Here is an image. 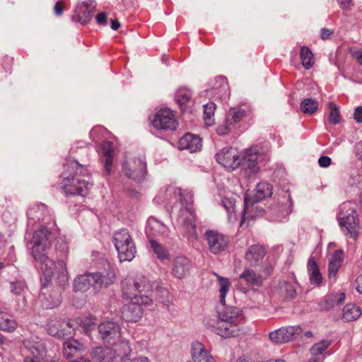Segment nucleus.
Segmentation results:
<instances>
[{
    "label": "nucleus",
    "mask_w": 362,
    "mask_h": 362,
    "mask_svg": "<svg viewBox=\"0 0 362 362\" xmlns=\"http://www.w3.org/2000/svg\"><path fill=\"white\" fill-rule=\"evenodd\" d=\"M337 2L342 9H348L353 5L352 0H337Z\"/></svg>",
    "instance_id": "052dcab7"
},
{
    "label": "nucleus",
    "mask_w": 362,
    "mask_h": 362,
    "mask_svg": "<svg viewBox=\"0 0 362 362\" xmlns=\"http://www.w3.org/2000/svg\"><path fill=\"white\" fill-rule=\"evenodd\" d=\"M356 215L357 213L354 204L350 202H346L339 205L337 213V219L338 222H339Z\"/></svg>",
    "instance_id": "72a5a7b5"
},
{
    "label": "nucleus",
    "mask_w": 362,
    "mask_h": 362,
    "mask_svg": "<svg viewBox=\"0 0 362 362\" xmlns=\"http://www.w3.org/2000/svg\"><path fill=\"white\" fill-rule=\"evenodd\" d=\"M155 281L143 275L126 278L122 283V294L127 299L139 298L141 303L148 305L152 303L149 295L153 293Z\"/></svg>",
    "instance_id": "7ed1b4c3"
},
{
    "label": "nucleus",
    "mask_w": 362,
    "mask_h": 362,
    "mask_svg": "<svg viewBox=\"0 0 362 362\" xmlns=\"http://www.w3.org/2000/svg\"><path fill=\"white\" fill-rule=\"evenodd\" d=\"M130 303L125 305L122 311V315L124 320L128 322H137L143 315V308L141 299H129Z\"/></svg>",
    "instance_id": "aec40b11"
},
{
    "label": "nucleus",
    "mask_w": 362,
    "mask_h": 362,
    "mask_svg": "<svg viewBox=\"0 0 362 362\" xmlns=\"http://www.w3.org/2000/svg\"><path fill=\"white\" fill-rule=\"evenodd\" d=\"M192 262L185 256L180 255L174 258L172 264V274L177 279H182L189 274Z\"/></svg>",
    "instance_id": "412c9836"
},
{
    "label": "nucleus",
    "mask_w": 362,
    "mask_h": 362,
    "mask_svg": "<svg viewBox=\"0 0 362 362\" xmlns=\"http://www.w3.org/2000/svg\"><path fill=\"white\" fill-rule=\"evenodd\" d=\"M362 314L361 310L355 304H347L344 307L342 318L346 322L357 320Z\"/></svg>",
    "instance_id": "58836bf2"
},
{
    "label": "nucleus",
    "mask_w": 362,
    "mask_h": 362,
    "mask_svg": "<svg viewBox=\"0 0 362 362\" xmlns=\"http://www.w3.org/2000/svg\"><path fill=\"white\" fill-rule=\"evenodd\" d=\"M341 230L346 236L356 239L360 229L358 215L347 218L344 221L339 222Z\"/></svg>",
    "instance_id": "b1692460"
},
{
    "label": "nucleus",
    "mask_w": 362,
    "mask_h": 362,
    "mask_svg": "<svg viewBox=\"0 0 362 362\" xmlns=\"http://www.w3.org/2000/svg\"><path fill=\"white\" fill-rule=\"evenodd\" d=\"M354 119L357 122L362 123V106L356 108Z\"/></svg>",
    "instance_id": "680f3d73"
},
{
    "label": "nucleus",
    "mask_w": 362,
    "mask_h": 362,
    "mask_svg": "<svg viewBox=\"0 0 362 362\" xmlns=\"http://www.w3.org/2000/svg\"><path fill=\"white\" fill-rule=\"evenodd\" d=\"M182 209L180 211L178 221L189 240L197 239L196 230V214L192 207L193 196L190 192L179 189Z\"/></svg>",
    "instance_id": "39448f33"
},
{
    "label": "nucleus",
    "mask_w": 362,
    "mask_h": 362,
    "mask_svg": "<svg viewBox=\"0 0 362 362\" xmlns=\"http://www.w3.org/2000/svg\"><path fill=\"white\" fill-rule=\"evenodd\" d=\"M332 34V31L327 28H322L321 30L320 36L322 40H327L329 38L331 35Z\"/></svg>",
    "instance_id": "0e129e2a"
},
{
    "label": "nucleus",
    "mask_w": 362,
    "mask_h": 362,
    "mask_svg": "<svg viewBox=\"0 0 362 362\" xmlns=\"http://www.w3.org/2000/svg\"><path fill=\"white\" fill-rule=\"evenodd\" d=\"M122 347H97L92 351V357L97 362H119Z\"/></svg>",
    "instance_id": "dca6fc26"
},
{
    "label": "nucleus",
    "mask_w": 362,
    "mask_h": 362,
    "mask_svg": "<svg viewBox=\"0 0 362 362\" xmlns=\"http://www.w3.org/2000/svg\"><path fill=\"white\" fill-rule=\"evenodd\" d=\"M122 349V354L119 359V362H149V360L146 356H139L136 358H131L129 354L132 352V349L129 346L128 341H122L121 343Z\"/></svg>",
    "instance_id": "e433bc0d"
},
{
    "label": "nucleus",
    "mask_w": 362,
    "mask_h": 362,
    "mask_svg": "<svg viewBox=\"0 0 362 362\" xmlns=\"http://www.w3.org/2000/svg\"><path fill=\"white\" fill-rule=\"evenodd\" d=\"M102 150L103 153L102 162L107 174L110 175L112 172L114 156V150L112 143L110 141L103 142L102 144Z\"/></svg>",
    "instance_id": "c756f323"
},
{
    "label": "nucleus",
    "mask_w": 362,
    "mask_h": 362,
    "mask_svg": "<svg viewBox=\"0 0 362 362\" xmlns=\"http://www.w3.org/2000/svg\"><path fill=\"white\" fill-rule=\"evenodd\" d=\"M308 269L311 284L319 285L322 280V277L318 265L313 257H310L308 260Z\"/></svg>",
    "instance_id": "4c0bfd02"
},
{
    "label": "nucleus",
    "mask_w": 362,
    "mask_h": 362,
    "mask_svg": "<svg viewBox=\"0 0 362 362\" xmlns=\"http://www.w3.org/2000/svg\"><path fill=\"white\" fill-rule=\"evenodd\" d=\"M151 248L152 249L157 258L160 260L170 259V254L168 250L164 247L160 243L154 239L149 240Z\"/></svg>",
    "instance_id": "37998d69"
},
{
    "label": "nucleus",
    "mask_w": 362,
    "mask_h": 362,
    "mask_svg": "<svg viewBox=\"0 0 362 362\" xmlns=\"http://www.w3.org/2000/svg\"><path fill=\"white\" fill-rule=\"evenodd\" d=\"M300 58L303 66L306 69H310L314 64L313 54L311 50L306 46H303L300 49Z\"/></svg>",
    "instance_id": "c03bdc74"
},
{
    "label": "nucleus",
    "mask_w": 362,
    "mask_h": 362,
    "mask_svg": "<svg viewBox=\"0 0 362 362\" xmlns=\"http://www.w3.org/2000/svg\"><path fill=\"white\" fill-rule=\"evenodd\" d=\"M80 344L76 340L66 341L64 343L63 354L67 359H72L77 356L81 350Z\"/></svg>",
    "instance_id": "a19ab883"
},
{
    "label": "nucleus",
    "mask_w": 362,
    "mask_h": 362,
    "mask_svg": "<svg viewBox=\"0 0 362 362\" xmlns=\"http://www.w3.org/2000/svg\"><path fill=\"white\" fill-rule=\"evenodd\" d=\"M319 165L322 168H327L331 164V158L327 156H322L318 159Z\"/></svg>",
    "instance_id": "13d9d810"
},
{
    "label": "nucleus",
    "mask_w": 362,
    "mask_h": 362,
    "mask_svg": "<svg viewBox=\"0 0 362 362\" xmlns=\"http://www.w3.org/2000/svg\"><path fill=\"white\" fill-rule=\"evenodd\" d=\"M216 110L215 103L211 102L204 105V120L207 126H211L214 124V112Z\"/></svg>",
    "instance_id": "a18cd8bd"
},
{
    "label": "nucleus",
    "mask_w": 362,
    "mask_h": 362,
    "mask_svg": "<svg viewBox=\"0 0 362 362\" xmlns=\"http://www.w3.org/2000/svg\"><path fill=\"white\" fill-rule=\"evenodd\" d=\"M64 12V6L62 2L57 1L54 5V13L57 16H61Z\"/></svg>",
    "instance_id": "e2e57ef3"
},
{
    "label": "nucleus",
    "mask_w": 362,
    "mask_h": 362,
    "mask_svg": "<svg viewBox=\"0 0 362 362\" xmlns=\"http://www.w3.org/2000/svg\"><path fill=\"white\" fill-rule=\"evenodd\" d=\"M62 177L64 191L67 196H85L88 193V189L91 187V185L85 180L78 179L74 177H66L65 174H62Z\"/></svg>",
    "instance_id": "4468645a"
},
{
    "label": "nucleus",
    "mask_w": 362,
    "mask_h": 362,
    "mask_svg": "<svg viewBox=\"0 0 362 362\" xmlns=\"http://www.w3.org/2000/svg\"><path fill=\"white\" fill-rule=\"evenodd\" d=\"M202 147L200 137L190 133L185 134L179 141V148L188 150L190 153L199 151Z\"/></svg>",
    "instance_id": "393cba45"
},
{
    "label": "nucleus",
    "mask_w": 362,
    "mask_h": 362,
    "mask_svg": "<svg viewBox=\"0 0 362 362\" xmlns=\"http://www.w3.org/2000/svg\"><path fill=\"white\" fill-rule=\"evenodd\" d=\"M227 78L223 76H217L211 87L212 93L218 98H226L228 93Z\"/></svg>",
    "instance_id": "473e14b6"
},
{
    "label": "nucleus",
    "mask_w": 362,
    "mask_h": 362,
    "mask_svg": "<svg viewBox=\"0 0 362 362\" xmlns=\"http://www.w3.org/2000/svg\"><path fill=\"white\" fill-rule=\"evenodd\" d=\"M330 345V342L328 340H322L318 343L315 344L310 349V352L313 357L321 354L325 351Z\"/></svg>",
    "instance_id": "8fccbe9b"
},
{
    "label": "nucleus",
    "mask_w": 362,
    "mask_h": 362,
    "mask_svg": "<svg viewBox=\"0 0 362 362\" xmlns=\"http://www.w3.org/2000/svg\"><path fill=\"white\" fill-rule=\"evenodd\" d=\"M204 239L207 243L209 251L214 255H218L224 252L229 243L228 237L213 230L204 233Z\"/></svg>",
    "instance_id": "f8f14e48"
},
{
    "label": "nucleus",
    "mask_w": 362,
    "mask_h": 362,
    "mask_svg": "<svg viewBox=\"0 0 362 362\" xmlns=\"http://www.w3.org/2000/svg\"><path fill=\"white\" fill-rule=\"evenodd\" d=\"M303 329L300 326L283 327L269 334L270 340L275 344H284L292 340L295 336L300 335Z\"/></svg>",
    "instance_id": "f3484780"
},
{
    "label": "nucleus",
    "mask_w": 362,
    "mask_h": 362,
    "mask_svg": "<svg viewBox=\"0 0 362 362\" xmlns=\"http://www.w3.org/2000/svg\"><path fill=\"white\" fill-rule=\"evenodd\" d=\"M345 297L344 293H332L327 296L318 303L319 308L322 311H328L335 305L342 304L345 300Z\"/></svg>",
    "instance_id": "bb28decb"
},
{
    "label": "nucleus",
    "mask_w": 362,
    "mask_h": 362,
    "mask_svg": "<svg viewBox=\"0 0 362 362\" xmlns=\"http://www.w3.org/2000/svg\"><path fill=\"white\" fill-rule=\"evenodd\" d=\"M42 358H35L30 356H25L23 362H40Z\"/></svg>",
    "instance_id": "338daca9"
},
{
    "label": "nucleus",
    "mask_w": 362,
    "mask_h": 362,
    "mask_svg": "<svg viewBox=\"0 0 362 362\" xmlns=\"http://www.w3.org/2000/svg\"><path fill=\"white\" fill-rule=\"evenodd\" d=\"M235 201L233 198L223 197L221 199V204L228 213V218L232 219L233 213L235 211Z\"/></svg>",
    "instance_id": "603ef678"
},
{
    "label": "nucleus",
    "mask_w": 362,
    "mask_h": 362,
    "mask_svg": "<svg viewBox=\"0 0 362 362\" xmlns=\"http://www.w3.org/2000/svg\"><path fill=\"white\" fill-rule=\"evenodd\" d=\"M122 171L125 176L136 182L144 180L146 174V163L144 158H134L126 161L122 166Z\"/></svg>",
    "instance_id": "9b49d317"
},
{
    "label": "nucleus",
    "mask_w": 362,
    "mask_h": 362,
    "mask_svg": "<svg viewBox=\"0 0 362 362\" xmlns=\"http://www.w3.org/2000/svg\"><path fill=\"white\" fill-rule=\"evenodd\" d=\"M293 202L291 194L288 191L282 192L280 198L271 207V214L273 215L272 221H281L292 211Z\"/></svg>",
    "instance_id": "9d476101"
},
{
    "label": "nucleus",
    "mask_w": 362,
    "mask_h": 362,
    "mask_svg": "<svg viewBox=\"0 0 362 362\" xmlns=\"http://www.w3.org/2000/svg\"><path fill=\"white\" fill-rule=\"evenodd\" d=\"M96 21L98 24H100V25H106L107 23V15L104 12H101L100 13H98L96 17Z\"/></svg>",
    "instance_id": "bf43d9fd"
},
{
    "label": "nucleus",
    "mask_w": 362,
    "mask_h": 362,
    "mask_svg": "<svg viewBox=\"0 0 362 362\" xmlns=\"http://www.w3.org/2000/svg\"><path fill=\"white\" fill-rule=\"evenodd\" d=\"M272 194V187L267 182H259L257 185L254 199L255 202H260L264 199L271 197Z\"/></svg>",
    "instance_id": "ea45409f"
},
{
    "label": "nucleus",
    "mask_w": 362,
    "mask_h": 362,
    "mask_svg": "<svg viewBox=\"0 0 362 362\" xmlns=\"http://www.w3.org/2000/svg\"><path fill=\"white\" fill-rule=\"evenodd\" d=\"M317 101L311 98L304 99L300 103V110L306 115H313L317 110Z\"/></svg>",
    "instance_id": "49530a36"
},
{
    "label": "nucleus",
    "mask_w": 362,
    "mask_h": 362,
    "mask_svg": "<svg viewBox=\"0 0 362 362\" xmlns=\"http://www.w3.org/2000/svg\"><path fill=\"white\" fill-rule=\"evenodd\" d=\"M219 285L221 306L218 308V317L226 320L243 321L241 310L233 306L226 305V296L228 293L230 282L228 279L218 276Z\"/></svg>",
    "instance_id": "423d86ee"
},
{
    "label": "nucleus",
    "mask_w": 362,
    "mask_h": 362,
    "mask_svg": "<svg viewBox=\"0 0 362 362\" xmlns=\"http://www.w3.org/2000/svg\"><path fill=\"white\" fill-rule=\"evenodd\" d=\"M45 288H42V291L39 295V299L41 301L42 306L45 309H51L58 306L62 301L60 291H53L52 293L47 295L43 291Z\"/></svg>",
    "instance_id": "cd10ccee"
},
{
    "label": "nucleus",
    "mask_w": 362,
    "mask_h": 362,
    "mask_svg": "<svg viewBox=\"0 0 362 362\" xmlns=\"http://www.w3.org/2000/svg\"><path fill=\"white\" fill-rule=\"evenodd\" d=\"M17 325L16 321L9 318L8 315L0 308V329L12 332L16 329Z\"/></svg>",
    "instance_id": "79ce46f5"
},
{
    "label": "nucleus",
    "mask_w": 362,
    "mask_h": 362,
    "mask_svg": "<svg viewBox=\"0 0 362 362\" xmlns=\"http://www.w3.org/2000/svg\"><path fill=\"white\" fill-rule=\"evenodd\" d=\"M49 334L59 338H71L74 329L69 322L50 320L47 325Z\"/></svg>",
    "instance_id": "6ab92c4d"
},
{
    "label": "nucleus",
    "mask_w": 362,
    "mask_h": 362,
    "mask_svg": "<svg viewBox=\"0 0 362 362\" xmlns=\"http://www.w3.org/2000/svg\"><path fill=\"white\" fill-rule=\"evenodd\" d=\"M344 260V252L341 250H336L332 256L328 266V276L334 278L336 276Z\"/></svg>",
    "instance_id": "2f4dec72"
},
{
    "label": "nucleus",
    "mask_w": 362,
    "mask_h": 362,
    "mask_svg": "<svg viewBox=\"0 0 362 362\" xmlns=\"http://www.w3.org/2000/svg\"><path fill=\"white\" fill-rule=\"evenodd\" d=\"M264 248L259 245H251L245 252V257L251 266H256L265 256Z\"/></svg>",
    "instance_id": "c85d7f7f"
},
{
    "label": "nucleus",
    "mask_w": 362,
    "mask_h": 362,
    "mask_svg": "<svg viewBox=\"0 0 362 362\" xmlns=\"http://www.w3.org/2000/svg\"><path fill=\"white\" fill-rule=\"evenodd\" d=\"M281 289L285 293V297L288 299H293L296 296V288L291 283L284 282L281 286Z\"/></svg>",
    "instance_id": "864d4df0"
},
{
    "label": "nucleus",
    "mask_w": 362,
    "mask_h": 362,
    "mask_svg": "<svg viewBox=\"0 0 362 362\" xmlns=\"http://www.w3.org/2000/svg\"><path fill=\"white\" fill-rule=\"evenodd\" d=\"M27 216L29 226H34L37 223L49 224L53 221L46 205L42 203L30 207L27 211Z\"/></svg>",
    "instance_id": "2eb2a0df"
},
{
    "label": "nucleus",
    "mask_w": 362,
    "mask_h": 362,
    "mask_svg": "<svg viewBox=\"0 0 362 362\" xmlns=\"http://www.w3.org/2000/svg\"><path fill=\"white\" fill-rule=\"evenodd\" d=\"M11 292L17 296H23L24 293L27 289L26 284L23 281H17L11 282L10 284Z\"/></svg>",
    "instance_id": "09e8293b"
},
{
    "label": "nucleus",
    "mask_w": 362,
    "mask_h": 362,
    "mask_svg": "<svg viewBox=\"0 0 362 362\" xmlns=\"http://www.w3.org/2000/svg\"><path fill=\"white\" fill-rule=\"evenodd\" d=\"M71 166L73 170L76 169V175H85L86 168L83 165L79 164V163L78 161L72 160L71 162Z\"/></svg>",
    "instance_id": "6e6d98bb"
},
{
    "label": "nucleus",
    "mask_w": 362,
    "mask_h": 362,
    "mask_svg": "<svg viewBox=\"0 0 362 362\" xmlns=\"http://www.w3.org/2000/svg\"><path fill=\"white\" fill-rule=\"evenodd\" d=\"M52 239L51 230L42 224L40 229L35 230L30 241L32 255L40 264L39 268L45 276V282L42 285V288H45L47 283L51 281L52 275L57 274L58 281L63 290L69 281L66 263L62 259L54 262L46 255Z\"/></svg>",
    "instance_id": "f257e3e1"
},
{
    "label": "nucleus",
    "mask_w": 362,
    "mask_h": 362,
    "mask_svg": "<svg viewBox=\"0 0 362 362\" xmlns=\"http://www.w3.org/2000/svg\"><path fill=\"white\" fill-rule=\"evenodd\" d=\"M356 284V290L358 293H362V275L357 278Z\"/></svg>",
    "instance_id": "69168bd1"
},
{
    "label": "nucleus",
    "mask_w": 362,
    "mask_h": 362,
    "mask_svg": "<svg viewBox=\"0 0 362 362\" xmlns=\"http://www.w3.org/2000/svg\"><path fill=\"white\" fill-rule=\"evenodd\" d=\"M23 345L28 351L27 356L42 358L45 349L41 343L31 341L30 339H25L23 341Z\"/></svg>",
    "instance_id": "c9c22d12"
},
{
    "label": "nucleus",
    "mask_w": 362,
    "mask_h": 362,
    "mask_svg": "<svg viewBox=\"0 0 362 362\" xmlns=\"http://www.w3.org/2000/svg\"><path fill=\"white\" fill-rule=\"evenodd\" d=\"M113 243L120 262L131 261L134 258L136 250L127 229L122 228L116 231L113 236Z\"/></svg>",
    "instance_id": "0eeeda50"
},
{
    "label": "nucleus",
    "mask_w": 362,
    "mask_h": 362,
    "mask_svg": "<svg viewBox=\"0 0 362 362\" xmlns=\"http://www.w3.org/2000/svg\"><path fill=\"white\" fill-rule=\"evenodd\" d=\"M192 93L186 88H180L175 93V101L180 106L185 105L192 98Z\"/></svg>",
    "instance_id": "de8ad7c7"
},
{
    "label": "nucleus",
    "mask_w": 362,
    "mask_h": 362,
    "mask_svg": "<svg viewBox=\"0 0 362 362\" xmlns=\"http://www.w3.org/2000/svg\"><path fill=\"white\" fill-rule=\"evenodd\" d=\"M329 108L330 110L329 122L332 124H337L339 123L341 117L337 106L333 103H329Z\"/></svg>",
    "instance_id": "3c124183"
},
{
    "label": "nucleus",
    "mask_w": 362,
    "mask_h": 362,
    "mask_svg": "<svg viewBox=\"0 0 362 362\" xmlns=\"http://www.w3.org/2000/svg\"><path fill=\"white\" fill-rule=\"evenodd\" d=\"M261 153L259 144L245 150L240 156L236 148L226 147L216 153V160L225 168L235 170L241 166L245 175L250 177L259 171L258 159Z\"/></svg>",
    "instance_id": "f03ea898"
},
{
    "label": "nucleus",
    "mask_w": 362,
    "mask_h": 362,
    "mask_svg": "<svg viewBox=\"0 0 362 362\" xmlns=\"http://www.w3.org/2000/svg\"><path fill=\"white\" fill-rule=\"evenodd\" d=\"M95 12V8L92 2L86 1L77 5L73 18L82 24H86L92 19Z\"/></svg>",
    "instance_id": "5701e85b"
},
{
    "label": "nucleus",
    "mask_w": 362,
    "mask_h": 362,
    "mask_svg": "<svg viewBox=\"0 0 362 362\" xmlns=\"http://www.w3.org/2000/svg\"><path fill=\"white\" fill-rule=\"evenodd\" d=\"M152 125L158 129L175 130L177 122L175 116L169 108H161L153 117Z\"/></svg>",
    "instance_id": "ddd939ff"
},
{
    "label": "nucleus",
    "mask_w": 362,
    "mask_h": 362,
    "mask_svg": "<svg viewBox=\"0 0 362 362\" xmlns=\"http://www.w3.org/2000/svg\"><path fill=\"white\" fill-rule=\"evenodd\" d=\"M145 233L147 238L151 240L158 237L169 238L170 231L163 222L153 216H151L146 221Z\"/></svg>",
    "instance_id": "a211bd4d"
},
{
    "label": "nucleus",
    "mask_w": 362,
    "mask_h": 362,
    "mask_svg": "<svg viewBox=\"0 0 362 362\" xmlns=\"http://www.w3.org/2000/svg\"><path fill=\"white\" fill-rule=\"evenodd\" d=\"M350 54L356 59L357 62L362 66V49L351 48Z\"/></svg>",
    "instance_id": "4d7b16f0"
},
{
    "label": "nucleus",
    "mask_w": 362,
    "mask_h": 362,
    "mask_svg": "<svg viewBox=\"0 0 362 362\" xmlns=\"http://www.w3.org/2000/svg\"><path fill=\"white\" fill-rule=\"evenodd\" d=\"M107 270L102 272L85 273L78 275L74 280L73 290L75 292H86L90 286L98 290L103 286H108L114 282L115 272L108 264Z\"/></svg>",
    "instance_id": "20e7f679"
},
{
    "label": "nucleus",
    "mask_w": 362,
    "mask_h": 362,
    "mask_svg": "<svg viewBox=\"0 0 362 362\" xmlns=\"http://www.w3.org/2000/svg\"><path fill=\"white\" fill-rule=\"evenodd\" d=\"M250 112L251 110L249 107H233L228 110L226 117L234 126V124L240 122L244 117L248 115Z\"/></svg>",
    "instance_id": "f704fd0d"
},
{
    "label": "nucleus",
    "mask_w": 362,
    "mask_h": 362,
    "mask_svg": "<svg viewBox=\"0 0 362 362\" xmlns=\"http://www.w3.org/2000/svg\"><path fill=\"white\" fill-rule=\"evenodd\" d=\"M98 332L101 339L106 343L114 344L121 348L122 341L121 338V328L119 324L113 321H106L98 325Z\"/></svg>",
    "instance_id": "6e6552de"
},
{
    "label": "nucleus",
    "mask_w": 362,
    "mask_h": 362,
    "mask_svg": "<svg viewBox=\"0 0 362 362\" xmlns=\"http://www.w3.org/2000/svg\"><path fill=\"white\" fill-rule=\"evenodd\" d=\"M190 355L192 362H216L210 351L199 341L192 342Z\"/></svg>",
    "instance_id": "4be33fe9"
},
{
    "label": "nucleus",
    "mask_w": 362,
    "mask_h": 362,
    "mask_svg": "<svg viewBox=\"0 0 362 362\" xmlns=\"http://www.w3.org/2000/svg\"><path fill=\"white\" fill-rule=\"evenodd\" d=\"M240 279H243L247 286L252 287H259L263 283L262 275L249 268L244 269L240 275Z\"/></svg>",
    "instance_id": "7c9ffc66"
},
{
    "label": "nucleus",
    "mask_w": 362,
    "mask_h": 362,
    "mask_svg": "<svg viewBox=\"0 0 362 362\" xmlns=\"http://www.w3.org/2000/svg\"><path fill=\"white\" fill-rule=\"evenodd\" d=\"M233 127L230 122L226 117L223 123L216 128V132L221 136L226 135L229 133Z\"/></svg>",
    "instance_id": "5fc2aeb1"
},
{
    "label": "nucleus",
    "mask_w": 362,
    "mask_h": 362,
    "mask_svg": "<svg viewBox=\"0 0 362 362\" xmlns=\"http://www.w3.org/2000/svg\"><path fill=\"white\" fill-rule=\"evenodd\" d=\"M149 296L151 297L152 301L154 300L163 304L165 308H168L171 303L169 292L168 289L162 285L160 281H155L153 293Z\"/></svg>",
    "instance_id": "a878e982"
},
{
    "label": "nucleus",
    "mask_w": 362,
    "mask_h": 362,
    "mask_svg": "<svg viewBox=\"0 0 362 362\" xmlns=\"http://www.w3.org/2000/svg\"><path fill=\"white\" fill-rule=\"evenodd\" d=\"M242 322L234 320H226L219 319L208 324L211 332L224 338H229L238 336L240 333V325Z\"/></svg>",
    "instance_id": "1a4fd4ad"
},
{
    "label": "nucleus",
    "mask_w": 362,
    "mask_h": 362,
    "mask_svg": "<svg viewBox=\"0 0 362 362\" xmlns=\"http://www.w3.org/2000/svg\"><path fill=\"white\" fill-rule=\"evenodd\" d=\"M120 26L119 23L117 20H111V28L114 30H117Z\"/></svg>",
    "instance_id": "774afa93"
}]
</instances>
